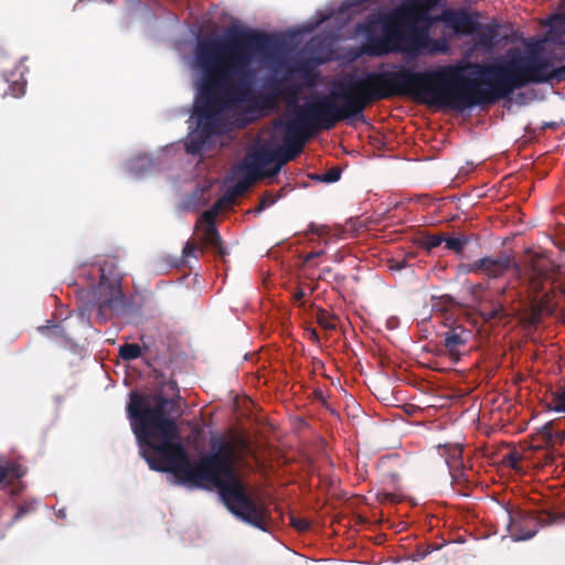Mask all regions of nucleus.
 Here are the masks:
<instances>
[{
  "instance_id": "58836bf2",
  "label": "nucleus",
  "mask_w": 565,
  "mask_h": 565,
  "mask_svg": "<svg viewBox=\"0 0 565 565\" xmlns=\"http://www.w3.org/2000/svg\"><path fill=\"white\" fill-rule=\"evenodd\" d=\"M21 491H22V486H21L19 489H12V490H11V493H12L13 495H18Z\"/></svg>"
},
{
  "instance_id": "72a5a7b5",
  "label": "nucleus",
  "mask_w": 565,
  "mask_h": 565,
  "mask_svg": "<svg viewBox=\"0 0 565 565\" xmlns=\"http://www.w3.org/2000/svg\"><path fill=\"white\" fill-rule=\"evenodd\" d=\"M259 102L263 106H271L275 103V96H271V95L262 96Z\"/></svg>"
},
{
  "instance_id": "393cba45",
  "label": "nucleus",
  "mask_w": 565,
  "mask_h": 565,
  "mask_svg": "<svg viewBox=\"0 0 565 565\" xmlns=\"http://www.w3.org/2000/svg\"><path fill=\"white\" fill-rule=\"evenodd\" d=\"M278 200V196H274L269 192H265L259 200V204L254 209L255 213H260L265 209L269 207L274 203H276Z\"/></svg>"
},
{
  "instance_id": "6ab92c4d",
  "label": "nucleus",
  "mask_w": 565,
  "mask_h": 565,
  "mask_svg": "<svg viewBox=\"0 0 565 565\" xmlns=\"http://www.w3.org/2000/svg\"><path fill=\"white\" fill-rule=\"evenodd\" d=\"M141 355V348L137 343H126L119 348V356L124 361L136 360Z\"/></svg>"
},
{
  "instance_id": "4468645a",
  "label": "nucleus",
  "mask_w": 565,
  "mask_h": 565,
  "mask_svg": "<svg viewBox=\"0 0 565 565\" xmlns=\"http://www.w3.org/2000/svg\"><path fill=\"white\" fill-rule=\"evenodd\" d=\"M438 452L441 457L445 458V461L448 466V469H451L457 466H462V447L458 444L451 445H439Z\"/></svg>"
},
{
  "instance_id": "6e6552de",
  "label": "nucleus",
  "mask_w": 565,
  "mask_h": 565,
  "mask_svg": "<svg viewBox=\"0 0 565 565\" xmlns=\"http://www.w3.org/2000/svg\"><path fill=\"white\" fill-rule=\"evenodd\" d=\"M507 516L509 519L508 531L514 541L529 540L536 534L540 526L552 524L556 520L550 512L535 516L521 510L508 511Z\"/></svg>"
},
{
  "instance_id": "f8f14e48",
  "label": "nucleus",
  "mask_w": 565,
  "mask_h": 565,
  "mask_svg": "<svg viewBox=\"0 0 565 565\" xmlns=\"http://www.w3.org/2000/svg\"><path fill=\"white\" fill-rule=\"evenodd\" d=\"M504 294L505 288H502L497 299H493L488 305H483L481 307L479 313L484 321H503L508 320L511 317V313L509 312L505 302L500 299V297H503Z\"/></svg>"
},
{
  "instance_id": "f3484780",
  "label": "nucleus",
  "mask_w": 565,
  "mask_h": 565,
  "mask_svg": "<svg viewBox=\"0 0 565 565\" xmlns=\"http://www.w3.org/2000/svg\"><path fill=\"white\" fill-rule=\"evenodd\" d=\"M38 500H25L17 505L15 513L13 514L12 522H17L24 516L33 513L38 508Z\"/></svg>"
},
{
  "instance_id": "423d86ee",
  "label": "nucleus",
  "mask_w": 565,
  "mask_h": 565,
  "mask_svg": "<svg viewBox=\"0 0 565 565\" xmlns=\"http://www.w3.org/2000/svg\"><path fill=\"white\" fill-rule=\"evenodd\" d=\"M459 269L463 274L480 275L489 279H499L512 269L516 280L526 286L534 296H537L543 291L555 266L548 258L540 254H533L526 262L519 264L511 255L501 252L497 256H486L471 263L460 264Z\"/></svg>"
},
{
  "instance_id": "c756f323",
  "label": "nucleus",
  "mask_w": 565,
  "mask_h": 565,
  "mask_svg": "<svg viewBox=\"0 0 565 565\" xmlns=\"http://www.w3.org/2000/svg\"><path fill=\"white\" fill-rule=\"evenodd\" d=\"M377 500L381 503H386V502L396 503V502H399V497L397 494L391 493V492H380V493H377Z\"/></svg>"
},
{
  "instance_id": "4be33fe9",
  "label": "nucleus",
  "mask_w": 565,
  "mask_h": 565,
  "mask_svg": "<svg viewBox=\"0 0 565 565\" xmlns=\"http://www.w3.org/2000/svg\"><path fill=\"white\" fill-rule=\"evenodd\" d=\"M203 254V247L195 239H189L182 250L183 258L194 257L198 259Z\"/></svg>"
},
{
  "instance_id": "dca6fc26",
  "label": "nucleus",
  "mask_w": 565,
  "mask_h": 565,
  "mask_svg": "<svg viewBox=\"0 0 565 565\" xmlns=\"http://www.w3.org/2000/svg\"><path fill=\"white\" fill-rule=\"evenodd\" d=\"M295 72L299 75L300 78L305 81V85L307 87H312L317 83L318 73L308 64H300L295 68Z\"/></svg>"
},
{
  "instance_id": "9d476101",
  "label": "nucleus",
  "mask_w": 565,
  "mask_h": 565,
  "mask_svg": "<svg viewBox=\"0 0 565 565\" xmlns=\"http://www.w3.org/2000/svg\"><path fill=\"white\" fill-rule=\"evenodd\" d=\"M438 19L458 35H470L480 29V15L466 9H446Z\"/></svg>"
},
{
  "instance_id": "7c9ffc66",
  "label": "nucleus",
  "mask_w": 565,
  "mask_h": 565,
  "mask_svg": "<svg viewBox=\"0 0 565 565\" xmlns=\"http://www.w3.org/2000/svg\"><path fill=\"white\" fill-rule=\"evenodd\" d=\"M341 172L338 169H330L321 177V180L331 183L338 181Z\"/></svg>"
},
{
  "instance_id": "2eb2a0df",
  "label": "nucleus",
  "mask_w": 565,
  "mask_h": 565,
  "mask_svg": "<svg viewBox=\"0 0 565 565\" xmlns=\"http://www.w3.org/2000/svg\"><path fill=\"white\" fill-rule=\"evenodd\" d=\"M223 207V199H218L213 206L204 211L201 216L199 217L198 225L203 226L204 228H216L215 220L220 212V210Z\"/></svg>"
},
{
  "instance_id": "ddd939ff",
  "label": "nucleus",
  "mask_w": 565,
  "mask_h": 565,
  "mask_svg": "<svg viewBox=\"0 0 565 565\" xmlns=\"http://www.w3.org/2000/svg\"><path fill=\"white\" fill-rule=\"evenodd\" d=\"M199 244L205 248L211 249L216 256L221 257L223 260L227 255V250L224 248L222 244L221 235L217 228H204L202 236L200 237Z\"/></svg>"
},
{
  "instance_id": "f257e3e1",
  "label": "nucleus",
  "mask_w": 565,
  "mask_h": 565,
  "mask_svg": "<svg viewBox=\"0 0 565 565\" xmlns=\"http://www.w3.org/2000/svg\"><path fill=\"white\" fill-rule=\"evenodd\" d=\"M180 414V397H166L161 392L153 395L130 393L127 415L149 468L171 472L184 484L216 489L232 514L254 527L267 531L269 511L247 493L235 469L238 450L248 448V439L242 435H233L231 439L212 435L210 452L191 460L179 441L175 418Z\"/></svg>"
},
{
  "instance_id": "cd10ccee",
  "label": "nucleus",
  "mask_w": 565,
  "mask_h": 565,
  "mask_svg": "<svg viewBox=\"0 0 565 565\" xmlns=\"http://www.w3.org/2000/svg\"><path fill=\"white\" fill-rule=\"evenodd\" d=\"M290 524L299 532H306L310 529V522L307 519L294 514L290 515Z\"/></svg>"
},
{
  "instance_id": "9b49d317",
  "label": "nucleus",
  "mask_w": 565,
  "mask_h": 565,
  "mask_svg": "<svg viewBox=\"0 0 565 565\" xmlns=\"http://www.w3.org/2000/svg\"><path fill=\"white\" fill-rule=\"evenodd\" d=\"M102 298L98 301V316L105 321V311L118 310L125 306V296L119 282L100 284Z\"/></svg>"
},
{
  "instance_id": "ea45409f",
  "label": "nucleus",
  "mask_w": 565,
  "mask_h": 565,
  "mask_svg": "<svg viewBox=\"0 0 565 565\" xmlns=\"http://www.w3.org/2000/svg\"><path fill=\"white\" fill-rule=\"evenodd\" d=\"M50 328H51V327L47 324V326H42V327H40V328H39V330H40L41 332H45V331H47Z\"/></svg>"
},
{
  "instance_id": "aec40b11",
  "label": "nucleus",
  "mask_w": 565,
  "mask_h": 565,
  "mask_svg": "<svg viewBox=\"0 0 565 565\" xmlns=\"http://www.w3.org/2000/svg\"><path fill=\"white\" fill-rule=\"evenodd\" d=\"M335 320V316L329 313L324 309H319V311L317 312V321L323 329L334 330L337 328Z\"/></svg>"
},
{
  "instance_id": "c9c22d12",
  "label": "nucleus",
  "mask_w": 565,
  "mask_h": 565,
  "mask_svg": "<svg viewBox=\"0 0 565 565\" xmlns=\"http://www.w3.org/2000/svg\"><path fill=\"white\" fill-rule=\"evenodd\" d=\"M8 469L7 466L0 465V483H2L6 479H8Z\"/></svg>"
},
{
  "instance_id": "bb28decb",
  "label": "nucleus",
  "mask_w": 565,
  "mask_h": 565,
  "mask_svg": "<svg viewBox=\"0 0 565 565\" xmlns=\"http://www.w3.org/2000/svg\"><path fill=\"white\" fill-rule=\"evenodd\" d=\"M7 469H8V477L12 478V479H20L26 472V469L18 462L8 463Z\"/></svg>"
},
{
  "instance_id": "37998d69",
  "label": "nucleus",
  "mask_w": 565,
  "mask_h": 565,
  "mask_svg": "<svg viewBox=\"0 0 565 565\" xmlns=\"http://www.w3.org/2000/svg\"><path fill=\"white\" fill-rule=\"evenodd\" d=\"M312 338L318 339V335H317L316 331H312Z\"/></svg>"
},
{
  "instance_id": "a878e982",
  "label": "nucleus",
  "mask_w": 565,
  "mask_h": 565,
  "mask_svg": "<svg viewBox=\"0 0 565 565\" xmlns=\"http://www.w3.org/2000/svg\"><path fill=\"white\" fill-rule=\"evenodd\" d=\"M521 459L522 457L518 451H510L503 457V463L514 470H519Z\"/></svg>"
},
{
  "instance_id": "4c0bfd02",
  "label": "nucleus",
  "mask_w": 565,
  "mask_h": 565,
  "mask_svg": "<svg viewBox=\"0 0 565 565\" xmlns=\"http://www.w3.org/2000/svg\"><path fill=\"white\" fill-rule=\"evenodd\" d=\"M305 297V291L299 289L295 295H294V298L296 301H301L302 298Z\"/></svg>"
},
{
  "instance_id": "a211bd4d",
  "label": "nucleus",
  "mask_w": 565,
  "mask_h": 565,
  "mask_svg": "<svg viewBox=\"0 0 565 565\" xmlns=\"http://www.w3.org/2000/svg\"><path fill=\"white\" fill-rule=\"evenodd\" d=\"M301 92V85L290 84L279 89L278 94L285 99L288 105H294L298 100Z\"/></svg>"
},
{
  "instance_id": "412c9836",
  "label": "nucleus",
  "mask_w": 565,
  "mask_h": 565,
  "mask_svg": "<svg viewBox=\"0 0 565 565\" xmlns=\"http://www.w3.org/2000/svg\"><path fill=\"white\" fill-rule=\"evenodd\" d=\"M449 472L457 486L466 487L469 483V476L463 465L449 469Z\"/></svg>"
},
{
  "instance_id": "2f4dec72",
  "label": "nucleus",
  "mask_w": 565,
  "mask_h": 565,
  "mask_svg": "<svg viewBox=\"0 0 565 565\" xmlns=\"http://www.w3.org/2000/svg\"><path fill=\"white\" fill-rule=\"evenodd\" d=\"M24 87H25V83L13 82V84L10 85V87H9L10 94L13 97H19L24 94Z\"/></svg>"
},
{
  "instance_id": "20e7f679",
  "label": "nucleus",
  "mask_w": 565,
  "mask_h": 565,
  "mask_svg": "<svg viewBox=\"0 0 565 565\" xmlns=\"http://www.w3.org/2000/svg\"><path fill=\"white\" fill-rule=\"evenodd\" d=\"M333 92L329 95L318 94L298 107L296 116L286 121H278L276 127H284L282 146L264 145L253 152L239 167L245 173L223 195V204L232 203L243 196L259 178H273L281 168L298 157L310 134L331 130L338 122L345 121L344 114L337 103Z\"/></svg>"
},
{
  "instance_id": "1a4fd4ad",
  "label": "nucleus",
  "mask_w": 565,
  "mask_h": 565,
  "mask_svg": "<svg viewBox=\"0 0 565 565\" xmlns=\"http://www.w3.org/2000/svg\"><path fill=\"white\" fill-rule=\"evenodd\" d=\"M443 324L446 328V330L440 333L443 347L449 358L454 362H458L461 354L460 350L469 342L471 331L462 323H459L457 319L452 318L448 312L443 315Z\"/></svg>"
},
{
  "instance_id": "e433bc0d",
  "label": "nucleus",
  "mask_w": 565,
  "mask_h": 565,
  "mask_svg": "<svg viewBox=\"0 0 565 565\" xmlns=\"http://www.w3.org/2000/svg\"><path fill=\"white\" fill-rule=\"evenodd\" d=\"M309 231L311 233H316L318 235H322V233H323V228L322 227H317L313 223L309 225Z\"/></svg>"
},
{
  "instance_id": "473e14b6",
  "label": "nucleus",
  "mask_w": 565,
  "mask_h": 565,
  "mask_svg": "<svg viewBox=\"0 0 565 565\" xmlns=\"http://www.w3.org/2000/svg\"><path fill=\"white\" fill-rule=\"evenodd\" d=\"M492 40H493V35H491V34H483L480 38V44L482 46H486V47H491L492 44H493Z\"/></svg>"
},
{
  "instance_id": "39448f33",
  "label": "nucleus",
  "mask_w": 565,
  "mask_h": 565,
  "mask_svg": "<svg viewBox=\"0 0 565 565\" xmlns=\"http://www.w3.org/2000/svg\"><path fill=\"white\" fill-rule=\"evenodd\" d=\"M437 0H413L409 6H402L382 19V34H367L360 54L385 56L390 53H403L412 57L422 55L447 54L449 44L445 39H433L427 28L414 23L424 18L426 11Z\"/></svg>"
},
{
  "instance_id": "b1692460",
  "label": "nucleus",
  "mask_w": 565,
  "mask_h": 565,
  "mask_svg": "<svg viewBox=\"0 0 565 565\" xmlns=\"http://www.w3.org/2000/svg\"><path fill=\"white\" fill-rule=\"evenodd\" d=\"M443 242L444 237L441 235L426 234L419 239V246L424 249L431 250L438 247Z\"/></svg>"
},
{
  "instance_id": "5701e85b",
  "label": "nucleus",
  "mask_w": 565,
  "mask_h": 565,
  "mask_svg": "<svg viewBox=\"0 0 565 565\" xmlns=\"http://www.w3.org/2000/svg\"><path fill=\"white\" fill-rule=\"evenodd\" d=\"M444 242L446 243V247L449 250L456 253L457 255H462L463 248L468 241L465 236H460L444 238Z\"/></svg>"
},
{
  "instance_id": "a19ab883",
  "label": "nucleus",
  "mask_w": 565,
  "mask_h": 565,
  "mask_svg": "<svg viewBox=\"0 0 565 565\" xmlns=\"http://www.w3.org/2000/svg\"><path fill=\"white\" fill-rule=\"evenodd\" d=\"M404 267H405V262L398 263V265L396 266L397 269H402Z\"/></svg>"
},
{
  "instance_id": "79ce46f5",
  "label": "nucleus",
  "mask_w": 565,
  "mask_h": 565,
  "mask_svg": "<svg viewBox=\"0 0 565 565\" xmlns=\"http://www.w3.org/2000/svg\"><path fill=\"white\" fill-rule=\"evenodd\" d=\"M362 28H363V30H364L366 33H369V32H370V26H369V25H363Z\"/></svg>"
},
{
  "instance_id": "0eeeda50",
  "label": "nucleus",
  "mask_w": 565,
  "mask_h": 565,
  "mask_svg": "<svg viewBox=\"0 0 565 565\" xmlns=\"http://www.w3.org/2000/svg\"><path fill=\"white\" fill-rule=\"evenodd\" d=\"M559 49L564 56L557 58V61H563L565 57V40L561 42ZM523 57L532 85L551 83L553 81H565V64L559 67H554L548 58L534 53L523 54Z\"/></svg>"
},
{
  "instance_id": "f03ea898",
  "label": "nucleus",
  "mask_w": 565,
  "mask_h": 565,
  "mask_svg": "<svg viewBox=\"0 0 565 565\" xmlns=\"http://www.w3.org/2000/svg\"><path fill=\"white\" fill-rule=\"evenodd\" d=\"M532 85L522 53L491 64L460 61L425 71L401 66L397 71L369 72L364 78L349 75L333 96L347 120L363 117L364 109L393 97L413 99L437 108L462 111L509 98Z\"/></svg>"
},
{
  "instance_id": "7ed1b4c3",
  "label": "nucleus",
  "mask_w": 565,
  "mask_h": 565,
  "mask_svg": "<svg viewBox=\"0 0 565 565\" xmlns=\"http://www.w3.org/2000/svg\"><path fill=\"white\" fill-rule=\"evenodd\" d=\"M276 44L268 33L236 25L226 28L222 36L198 41L194 58L201 77L193 106L196 126L184 142L189 154H201L212 137L223 134L224 111L250 100L252 64Z\"/></svg>"
},
{
  "instance_id": "f704fd0d",
  "label": "nucleus",
  "mask_w": 565,
  "mask_h": 565,
  "mask_svg": "<svg viewBox=\"0 0 565 565\" xmlns=\"http://www.w3.org/2000/svg\"><path fill=\"white\" fill-rule=\"evenodd\" d=\"M323 254V250H318V252H311V253H308L305 257H303V262L306 264L310 263L313 258L316 257H319Z\"/></svg>"
},
{
  "instance_id": "c85d7f7f",
  "label": "nucleus",
  "mask_w": 565,
  "mask_h": 565,
  "mask_svg": "<svg viewBox=\"0 0 565 565\" xmlns=\"http://www.w3.org/2000/svg\"><path fill=\"white\" fill-rule=\"evenodd\" d=\"M554 403V411L556 412H565V391L562 390L557 392L553 399Z\"/></svg>"
}]
</instances>
